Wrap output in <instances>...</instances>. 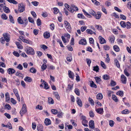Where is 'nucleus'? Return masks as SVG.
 <instances>
[{"mask_svg":"<svg viewBox=\"0 0 131 131\" xmlns=\"http://www.w3.org/2000/svg\"><path fill=\"white\" fill-rule=\"evenodd\" d=\"M9 2L10 3H12L14 4H17V2L15 0H6Z\"/></svg>","mask_w":131,"mask_h":131,"instance_id":"obj_42","label":"nucleus"},{"mask_svg":"<svg viewBox=\"0 0 131 131\" xmlns=\"http://www.w3.org/2000/svg\"><path fill=\"white\" fill-rule=\"evenodd\" d=\"M99 70V67L97 66L93 67V70L96 71V72H98Z\"/></svg>","mask_w":131,"mask_h":131,"instance_id":"obj_52","label":"nucleus"},{"mask_svg":"<svg viewBox=\"0 0 131 131\" xmlns=\"http://www.w3.org/2000/svg\"><path fill=\"white\" fill-rule=\"evenodd\" d=\"M78 17L79 18H84V15L82 14H79L78 15Z\"/></svg>","mask_w":131,"mask_h":131,"instance_id":"obj_61","label":"nucleus"},{"mask_svg":"<svg viewBox=\"0 0 131 131\" xmlns=\"http://www.w3.org/2000/svg\"><path fill=\"white\" fill-rule=\"evenodd\" d=\"M37 129L38 131H43V126L42 125H38L37 127Z\"/></svg>","mask_w":131,"mask_h":131,"instance_id":"obj_24","label":"nucleus"},{"mask_svg":"<svg viewBox=\"0 0 131 131\" xmlns=\"http://www.w3.org/2000/svg\"><path fill=\"white\" fill-rule=\"evenodd\" d=\"M126 26L127 29H129L131 28V24L129 21H127L126 23Z\"/></svg>","mask_w":131,"mask_h":131,"instance_id":"obj_34","label":"nucleus"},{"mask_svg":"<svg viewBox=\"0 0 131 131\" xmlns=\"http://www.w3.org/2000/svg\"><path fill=\"white\" fill-rule=\"evenodd\" d=\"M44 123L46 126H48L51 124V122L49 119L47 118L45 119Z\"/></svg>","mask_w":131,"mask_h":131,"instance_id":"obj_14","label":"nucleus"},{"mask_svg":"<svg viewBox=\"0 0 131 131\" xmlns=\"http://www.w3.org/2000/svg\"><path fill=\"white\" fill-rule=\"evenodd\" d=\"M28 20L31 23H34V21L33 19L30 17H28Z\"/></svg>","mask_w":131,"mask_h":131,"instance_id":"obj_64","label":"nucleus"},{"mask_svg":"<svg viewBox=\"0 0 131 131\" xmlns=\"http://www.w3.org/2000/svg\"><path fill=\"white\" fill-rule=\"evenodd\" d=\"M57 116L59 118H62L63 115V113L62 112H58Z\"/></svg>","mask_w":131,"mask_h":131,"instance_id":"obj_39","label":"nucleus"},{"mask_svg":"<svg viewBox=\"0 0 131 131\" xmlns=\"http://www.w3.org/2000/svg\"><path fill=\"white\" fill-rule=\"evenodd\" d=\"M113 48L114 50L116 52H118L119 50V47L117 45H114L113 46Z\"/></svg>","mask_w":131,"mask_h":131,"instance_id":"obj_35","label":"nucleus"},{"mask_svg":"<svg viewBox=\"0 0 131 131\" xmlns=\"http://www.w3.org/2000/svg\"><path fill=\"white\" fill-rule=\"evenodd\" d=\"M47 65L46 63H43L41 67L42 71H43L47 68Z\"/></svg>","mask_w":131,"mask_h":131,"instance_id":"obj_45","label":"nucleus"},{"mask_svg":"<svg viewBox=\"0 0 131 131\" xmlns=\"http://www.w3.org/2000/svg\"><path fill=\"white\" fill-rule=\"evenodd\" d=\"M87 27L85 26H82L81 28V30L82 32L85 31L87 29Z\"/></svg>","mask_w":131,"mask_h":131,"instance_id":"obj_48","label":"nucleus"},{"mask_svg":"<svg viewBox=\"0 0 131 131\" xmlns=\"http://www.w3.org/2000/svg\"><path fill=\"white\" fill-rule=\"evenodd\" d=\"M3 9L4 11L6 13H8L9 12V8L6 6H4V7Z\"/></svg>","mask_w":131,"mask_h":131,"instance_id":"obj_30","label":"nucleus"},{"mask_svg":"<svg viewBox=\"0 0 131 131\" xmlns=\"http://www.w3.org/2000/svg\"><path fill=\"white\" fill-rule=\"evenodd\" d=\"M6 98V101L8 102L10 100L9 95L8 92H6L5 94Z\"/></svg>","mask_w":131,"mask_h":131,"instance_id":"obj_16","label":"nucleus"},{"mask_svg":"<svg viewBox=\"0 0 131 131\" xmlns=\"http://www.w3.org/2000/svg\"><path fill=\"white\" fill-rule=\"evenodd\" d=\"M121 113L123 114H128L129 113V111L127 109H125L122 111Z\"/></svg>","mask_w":131,"mask_h":131,"instance_id":"obj_28","label":"nucleus"},{"mask_svg":"<svg viewBox=\"0 0 131 131\" xmlns=\"http://www.w3.org/2000/svg\"><path fill=\"white\" fill-rule=\"evenodd\" d=\"M48 103L49 104H53L54 102L53 100L51 97L48 98Z\"/></svg>","mask_w":131,"mask_h":131,"instance_id":"obj_29","label":"nucleus"},{"mask_svg":"<svg viewBox=\"0 0 131 131\" xmlns=\"http://www.w3.org/2000/svg\"><path fill=\"white\" fill-rule=\"evenodd\" d=\"M5 108L7 110H10L11 109V107L9 104H6L5 106Z\"/></svg>","mask_w":131,"mask_h":131,"instance_id":"obj_44","label":"nucleus"},{"mask_svg":"<svg viewBox=\"0 0 131 131\" xmlns=\"http://www.w3.org/2000/svg\"><path fill=\"white\" fill-rule=\"evenodd\" d=\"M43 36L45 38H48L50 36V33L47 32H45L43 34Z\"/></svg>","mask_w":131,"mask_h":131,"instance_id":"obj_17","label":"nucleus"},{"mask_svg":"<svg viewBox=\"0 0 131 131\" xmlns=\"http://www.w3.org/2000/svg\"><path fill=\"white\" fill-rule=\"evenodd\" d=\"M101 13L98 12L97 14L95 13V15L94 16H95V18L97 19H99L101 17Z\"/></svg>","mask_w":131,"mask_h":131,"instance_id":"obj_21","label":"nucleus"},{"mask_svg":"<svg viewBox=\"0 0 131 131\" xmlns=\"http://www.w3.org/2000/svg\"><path fill=\"white\" fill-rule=\"evenodd\" d=\"M116 94L117 95H119L121 96H123L124 94V93L123 91H119L117 92L116 93Z\"/></svg>","mask_w":131,"mask_h":131,"instance_id":"obj_33","label":"nucleus"},{"mask_svg":"<svg viewBox=\"0 0 131 131\" xmlns=\"http://www.w3.org/2000/svg\"><path fill=\"white\" fill-rule=\"evenodd\" d=\"M64 5L66 8L71 13H73L74 11H77L78 10V8L74 5H71V8L70 6L67 3H65Z\"/></svg>","mask_w":131,"mask_h":131,"instance_id":"obj_1","label":"nucleus"},{"mask_svg":"<svg viewBox=\"0 0 131 131\" xmlns=\"http://www.w3.org/2000/svg\"><path fill=\"white\" fill-rule=\"evenodd\" d=\"M16 43L18 48L19 49H22L23 48V47L22 45L20 44L18 42H16Z\"/></svg>","mask_w":131,"mask_h":131,"instance_id":"obj_26","label":"nucleus"},{"mask_svg":"<svg viewBox=\"0 0 131 131\" xmlns=\"http://www.w3.org/2000/svg\"><path fill=\"white\" fill-rule=\"evenodd\" d=\"M37 24L38 26H40L41 25V21L39 18H38L37 20Z\"/></svg>","mask_w":131,"mask_h":131,"instance_id":"obj_63","label":"nucleus"},{"mask_svg":"<svg viewBox=\"0 0 131 131\" xmlns=\"http://www.w3.org/2000/svg\"><path fill=\"white\" fill-rule=\"evenodd\" d=\"M95 111L97 113L101 114H102L104 112L103 108H96Z\"/></svg>","mask_w":131,"mask_h":131,"instance_id":"obj_8","label":"nucleus"},{"mask_svg":"<svg viewBox=\"0 0 131 131\" xmlns=\"http://www.w3.org/2000/svg\"><path fill=\"white\" fill-rule=\"evenodd\" d=\"M27 110L26 104H24L23 105V107L20 112V114L21 116H22L24 114L27 112Z\"/></svg>","mask_w":131,"mask_h":131,"instance_id":"obj_3","label":"nucleus"},{"mask_svg":"<svg viewBox=\"0 0 131 131\" xmlns=\"http://www.w3.org/2000/svg\"><path fill=\"white\" fill-rule=\"evenodd\" d=\"M15 72V71L13 69L9 68L7 70V72L9 74H13Z\"/></svg>","mask_w":131,"mask_h":131,"instance_id":"obj_11","label":"nucleus"},{"mask_svg":"<svg viewBox=\"0 0 131 131\" xmlns=\"http://www.w3.org/2000/svg\"><path fill=\"white\" fill-rule=\"evenodd\" d=\"M112 98L115 102H117L118 101V99L115 95H112Z\"/></svg>","mask_w":131,"mask_h":131,"instance_id":"obj_41","label":"nucleus"},{"mask_svg":"<svg viewBox=\"0 0 131 131\" xmlns=\"http://www.w3.org/2000/svg\"><path fill=\"white\" fill-rule=\"evenodd\" d=\"M54 14H57L59 11V9L57 8L56 7L54 8Z\"/></svg>","mask_w":131,"mask_h":131,"instance_id":"obj_62","label":"nucleus"},{"mask_svg":"<svg viewBox=\"0 0 131 131\" xmlns=\"http://www.w3.org/2000/svg\"><path fill=\"white\" fill-rule=\"evenodd\" d=\"M109 125L111 127H113L114 124V122L113 120H111L109 121Z\"/></svg>","mask_w":131,"mask_h":131,"instance_id":"obj_47","label":"nucleus"},{"mask_svg":"<svg viewBox=\"0 0 131 131\" xmlns=\"http://www.w3.org/2000/svg\"><path fill=\"white\" fill-rule=\"evenodd\" d=\"M16 68L19 70H22L23 69V67L21 64H19L17 66Z\"/></svg>","mask_w":131,"mask_h":131,"instance_id":"obj_60","label":"nucleus"},{"mask_svg":"<svg viewBox=\"0 0 131 131\" xmlns=\"http://www.w3.org/2000/svg\"><path fill=\"white\" fill-rule=\"evenodd\" d=\"M77 102L78 105L80 106L81 107L82 106V102L80 99L78 97H77Z\"/></svg>","mask_w":131,"mask_h":131,"instance_id":"obj_13","label":"nucleus"},{"mask_svg":"<svg viewBox=\"0 0 131 131\" xmlns=\"http://www.w3.org/2000/svg\"><path fill=\"white\" fill-rule=\"evenodd\" d=\"M83 11L84 13V14L87 16V17L89 18L91 17V16L87 12H86L84 10H83Z\"/></svg>","mask_w":131,"mask_h":131,"instance_id":"obj_54","label":"nucleus"},{"mask_svg":"<svg viewBox=\"0 0 131 131\" xmlns=\"http://www.w3.org/2000/svg\"><path fill=\"white\" fill-rule=\"evenodd\" d=\"M120 24L121 26L123 28H125L126 26V24L124 21H121L120 23Z\"/></svg>","mask_w":131,"mask_h":131,"instance_id":"obj_38","label":"nucleus"},{"mask_svg":"<svg viewBox=\"0 0 131 131\" xmlns=\"http://www.w3.org/2000/svg\"><path fill=\"white\" fill-rule=\"evenodd\" d=\"M69 76V78L73 79L74 78V75L73 72L71 71L70 70H69L68 71Z\"/></svg>","mask_w":131,"mask_h":131,"instance_id":"obj_15","label":"nucleus"},{"mask_svg":"<svg viewBox=\"0 0 131 131\" xmlns=\"http://www.w3.org/2000/svg\"><path fill=\"white\" fill-rule=\"evenodd\" d=\"M90 86L92 87L96 88L97 87V86L95 84L93 81H91L90 82Z\"/></svg>","mask_w":131,"mask_h":131,"instance_id":"obj_23","label":"nucleus"},{"mask_svg":"<svg viewBox=\"0 0 131 131\" xmlns=\"http://www.w3.org/2000/svg\"><path fill=\"white\" fill-rule=\"evenodd\" d=\"M43 83L44 85V88L46 89H48L49 88L48 84L44 80L43 81Z\"/></svg>","mask_w":131,"mask_h":131,"instance_id":"obj_36","label":"nucleus"},{"mask_svg":"<svg viewBox=\"0 0 131 131\" xmlns=\"http://www.w3.org/2000/svg\"><path fill=\"white\" fill-rule=\"evenodd\" d=\"M25 49L28 54L33 55L35 53L34 49L31 47L26 46L25 48Z\"/></svg>","mask_w":131,"mask_h":131,"instance_id":"obj_2","label":"nucleus"},{"mask_svg":"<svg viewBox=\"0 0 131 131\" xmlns=\"http://www.w3.org/2000/svg\"><path fill=\"white\" fill-rule=\"evenodd\" d=\"M97 99L98 100H101L103 98V95L101 93H99L97 94L96 96Z\"/></svg>","mask_w":131,"mask_h":131,"instance_id":"obj_27","label":"nucleus"},{"mask_svg":"<svg viewBox=\"0 0 131 131\" xmlns=\"http://www.w3.org/2000/svg\"><path fill=\"white\" fill-rule=\"evenodd\" d=\"M64 24L65 25V27L66 28L69 30L71 29V27L70 23L68 22L67 21H64Z\"/></svg>","mask_w":131,"mask_h":131,"instance_id":"obj_7","label":"nucleus"},{"mask_svg":"<svg viewBox=\"0 0 131 131\" xmlns=\"http://www.w3.org/2000/svg\"><path fill=\"white\" fill-rule=\"evenodd\" d=\"M99 39L101 44H103L106 43L105 40L101 36H99Z\"/></svg>","mask_w":131,"mask_h":131,"instance_id":"obj_12","label":"nucleus"},{"mask_svg":"<svg viewBox=\"0 0 131 131\" xmlns=\"http://www.w3.org/2000/svg\"><path fill=\"white\" fill-rule=\"evenodd\" d=\"M88 121L86 120L82 121V123L83 125L86 127L88 126Z\"/></svg>","mask_w":131,"mask_h":131,"instance_id":"obj_32","label":"nucleus"},{"mask_svg":"<svg viewBox=\"0 0 131 131\" xmlns=\"http://www.w3.org/2000/svg\"><path fill=\"white\" fill-rule=\"evenodd\" d=\"M89 100L90 104L92 105H94V102L93 100L90 97L89 98Z\"/></svg>","mask_w":131,"mask_h":131,"instance_id":"obj_56","label":"nucleus"},{"mask_svg":"<svg viewBox=\"0 0 131 131\" xmlns=\"http://www.w3.org/2000/svg\"><path fill=\"white\" fill-rule=\"evenodd\" d=\"M116 84V83L113 80L111 81L110 82V85L112 86H113L115 85Z\"/></svg>","mask_w":131,"mask_h":131,"instance_id":"obj_49","label":"nucleus"},{"mask_svg":"<svg viewBox=\"0 0 131 131\" xmlns=\"http://www.w3.org/2000/svg\"><path fill=\"white\" fill-rule=\"evenodd\" d=\"M9 18L10 21V22L12 23H14V21L13 19V17L11 15H9Z\"/></svg>","mask_w":131,"mask_h":131,"instance_id":"obj_53","label":"nucleus"},{"mask_svg":"<svg viewBox=\"0 0 131 131\" xmlns=\"http://www.w3.org/2000/svg\"><path fill=\"white\" fill-rule=\"evenodd\" d=\"M74 92L75 94L78 96L80 95V92L79 90L77 88L75 89L74 90Z\"/></svg>","mask_w":131,"mask_h":131,"instance_id":"obj_46","label":"nucleus"},{"mask_svg":"<svg viewBox=\"0 0 131 131\" xmlns=\"http://www.w3.org/2000/svg\"><path fill=\"white\" fill-rule=\"evenodd\" d=\"M94 79L97 83L99 84L100 83L101 80L99 77H94Z\"/></svg>","mask_w":131,"mask_h":131,"instance_id":"obj_20","label":"nucleus"},{"mask_svg":"<svg viewBox=\"0 0 131 131\" xmlns=\"http://www.w3.org/2000/svg\"><path fill=\"white\" fill-rule=\"evenodd\" d=\"M90 116L91 117H93L94 116V114L92 111H90L89 112Z\"/></svg>","mask_w":131,"mask_h":131,"instance_id":"obj_55","label":"nucleus"},{"mask_svg":"<svg viewBox=\"0 0 131 131\" xmlns=\"http://www.w3.org/2000/svg\"><path fill=\"white\" fill-rule=\"evenodd\" d=\"M51 111L53 114L55 115L56 114L58 113V111L55 109L51 110Z\"/></svg>","mask_w":131,"mask_h":131,"instance_id":"obj_50","label":"nucleus"},{"mask_svg":"<svg viewBox=\"0 0 131 131\" xmlns=\"http://www.w3.org/2000/svg\"><path fill=\"white\" fill-rule=\"evenodd\" d=\"M3 36L4 37V38L6 41L8 42L10 40L9 37L7 34H3Z\"/></svg>","mask_w":131,"mask_h":131,"instance_id":"obj_10","label":"nucleus"},{"mask_svg":"<svg viewBox=\"0 0 131 131\" xmlns=\"http://www.w3.org/2000/svg\"><path fill=\"white\" fill-rule=\"evenodd\" d=\"M103 48L105 50H108L110 48V47L107 45H104Z\"/></svg>","mask_w":131,"mask_h":131,"instance_id":"obj_37","label":"nucleus"},{"mask_svg":"<svg viewBox=\"0 0 131 131\" xmlns=\"http://www.w3.org/2000/svg\"><path fill=\"white\" fill-rule=\"evenodd\" d=\"M31 4L34 6H36L38 5L39 3L36 1L32 2Z\"/></svg>","mask_w":131,"mask_h":131,"instance_id":"obj_57","label":"nucleus"},{"mask_svg":"<svg viewBox=\"0 0 131 131\" xmlns=\"http://www.w3.org/2000/svg\"><path fill=\"white\" fill-rule=\"evenodd\" d=\"M17 21L19 24H22L24 23L23 20L21 19L20 17H19L18 18Z\"/></svg>","mask_w":131,"mask_h":131,"instance_id":"obj_25","label":"nucleus"},{"mask_svg":"<svg viewBox=\"0 0 131 131\" xmlns=\"http://www.w3.org/2000/svg\"><path fill=\"white\" fill-rule=\"evenodd\" d=\"M30 71L32 73H35L36 72V70L34 68L32 67L30 69Z\"/></svg>","mask_w":131,"mask_h":131,"instance_id":"obj_43","label":"nucleus"},{"mask_svg":"<svg viewBox=\"0 0 131 131\" xmlns=\"http://www.w3.org/2000/svg\"><path fill=\"white\" fill-rule=\"evenodd\" d=\"M86 32L88 34H92L93 32V31L92 30L89 29L86 30Z\"/></svg>","mask_w":131,"mask_h":131,"instance_id":"obj_51","label":"nucleus"},{"mask_svg":"<svg viewBox=\"0 0 131 131\" xmlns=\"http://www.w3.org/2000/svg\"><path fill=\"white\" fill-rule=\"evenodd\" d=\"M115 64L116 66L118 68H120V65L118 61L116 59H115L114 60Z\"/></svg>","mask_w":131,"mask_h":131,"instance_id":"obj_22","label":"nucleus"},{"mask_svg":"<svg viewBox=\"0 0 131 131\" xmlns=\"http://www.w3.org/2000/svg\"><path fill=\"white\" fill-rule=\"evenodd\" d=\"M115 37L113 36H111L109 37V40L110 42L113 43L114 42Z\"/></svg>","mask_w":131,"mask_h":131,"instance_id":"obj_18","label":"nucleus"},{"mask_svg":"<svg viewBox=\"0 0 131 131\" xmlns=\"http://www.w3.org/2000/svg\"><path fill=\"white\" fill-rule=\"evenodd\" d=\"M53 94L56 97V98L58 100H59L60 99V97L59 95L57 92H53Z\"/></svg>","mask_w":131,"mask_h":131,"instance_id":"obj_31","label":"nucleus"},{"mask_svg":"<svg viewBox=\"0 0 131 131\" xmlns=\"http://www.w3.org/2000/svg\"><path fill=\"white\" fill-rule=\"evenodd\" d=\"M94 122L92 120H90L89 122V127L92 129H94Z\"/></svg>","mask_w":131,"mask_h":131,"instance_id":"obj_6","label":"nucleus"},{"mask_svg":"<svg viewBox=\"0 0 131 131\" xmlns=\"http://www.w3.org/2000/svg\"><path fill=\"white\" fill-rule=\"evenodd\" d=\"M6 126H7L6 127H8V128L9 129H12V126L11 124L10 123H7V125H6Z\"/></svg>","mask_w":131,"mask_h":131,"instance_id":"obj_59","label":"nucleus"},{"mask_svg":"<svg viewBox=\"0 0 131 131\" xmlns=\"http://www.w3.org/2000/svg\"><path fill=\"white\" fill-rule=\"evenodd\" d=\"M1 18L2 19L4 20H6L7 18V17L6 16V15L4 14H3L1 16Z\"/></svg>","mask_w":131,"mask_h":131,"instance_id":"obj_58","label":"nucleus"},{"mask_svg":"<svg viewBox=\"0 0 131 131\" xmlns=\"http://www.w3.org/2000/svg\"><path fill=\"white\" fill-rule=\"evenodd\" d=\"M121 81L122 83L125 84L126 83L127 78L124 74H122L121 76Z\"/></svg>","mask_w":131,"mask_h":131,"instance_id":"obj_5","label":"nucleus"},{"mask_svg":"<svg viewBox=\"0 0 131 131\" xmlns=\"http://www.w3.org/2000/svg\"><path fill=\"white\" fill-rule=\"evenodd\" d=\"M24 80L25 81H27L29 82H30L31 81L32 79L30 77L28 76H27L24 78Z\"/></svg>","mask_w":131,"mask_h":131,"instance_id":"obj_19","label":"nucleus"},{"mask_svg":"<svg viewBox=\"0 0 131 131\" xmlns=\"http://www.w3.org/2000/svg\"><path fill=\"white\" fill-rule=\"evenodd\" d=\"M102 78L105 80H107L110 79L109 76L106 74L104 75L102 77Z\"/></svg>","mask_w":131,"mask_h":131,"instance_id":"obj_40","label":"nucleus"},{"mask_svg":"<svg viewBox=\"0 0 131 131\" xmlns=\"http://www.w3.org/2000/svg\"><path fill=\"white\" fill-rule=\"evenodd\" d=\"M79 43L83 45H85L86 44V41L85 39H81L79 41Z\"/></svg>","mask_w":131,"mask_h":131,"instance_id":"obj_9","label":"nucleus"},{"mask_svg":"<svg viewBox=\"0 0 131 131\" xmlns=\"http://www.w3.org/2000/svg\"><path fill=\"white\" fill-rule=\"evenodd\" d=\"M25 7L24 5H23V4L21 3L19 4L18 8V10L20 13L23 12L25 10Z\"/></svg>","mask_w":131,"mask_h":131,"instance_id":"obj_4","label":"nucleus"}]
</instances>
